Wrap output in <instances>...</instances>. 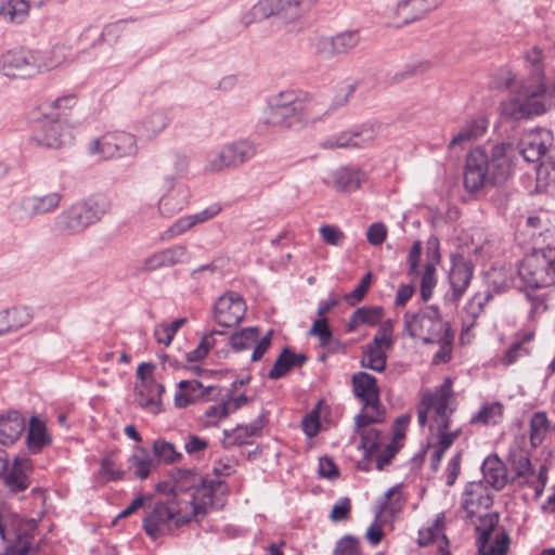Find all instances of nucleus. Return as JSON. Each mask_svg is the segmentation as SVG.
Returning a JSON list of instances; mask_svg holds the SVG:
<instances>
[{"label": "nucleus", "instance_id": "nucleus-1", "mask_svg": "<svg viewBox=\"0 0 555 555\" xmlns=\"http://www.w3.org/2000/svg\"><path fill=\"white\" fill-rule=\"evenodd\" d=\"M195 485L196 477L188 469H177L171 474L169 481L157 485L158 492L168 493L171 498L166 503L155 504L153 511L144 518L143 528L147 535L156 540L171 533L212 505L210 489Z\"/></svg>", "mask_w": 555, "mask_h": 555}, {"label": "nucleus", "instance_id": "nucleus-2", "mask_svg": "<svg viewBox=\"0 0 555 555\" xmlns=\"http://www.w3.org/2000/svg\"><path fill=\"white\" fill-rule=\"evenodd\" d=\"M452 399V379L447 377L435 390H425L417 406L418 425L425 427L428 418H430L429 430L437 438L436 450L431 459L433 470L438 469L446 451L451 448L455 439L462 434L460 427L448 431L451 424V415L454 412V408L451 406Z\"/></svg>", "mask_w": 555, "mask_h": 555}, {"label": "nucleus", "instance_id": "nucleus-3", "mask_svg": "<svg viewBox=\"0 0 555 555\" xmlns=\"http://www.w3.org/2000/svg\"><path fill=\"white\" fill-rule=\"evenodd\" d=\"M514 147L511 143L492 145L490 155L485 149L477 147L469 152L464 170V185L470 191H478L487 183H500L511 172V157Z\"/></svg>", "mask_w": 555, "mask_h": 555}, {"label": "nucleus", "instance_id": "nucleus-4", "mask_svg": "<svg viewBox=\"0 0 555 555\" xmlns=\"http://www.w3.org/2000/svg\"><path fill=\"white\" fill-rule=\"evenodd\" d=\"M507 86L511 89L509 96L500 104V116L503 119L518 121L546 112L547 91L540 75L520 83L508 80Z\"/></svg>", "mask_w": 555, "mask_h": 555}, {"label": "nucleus", "instance_id": "nucleus-5", "mask_svg": "<svg viewBox=\"0 0 555 555\" xmlns=\"http://www.w3.org/2000/svg\"><path fill=\"white\" fill-rule=\"evenodd\" d=\"M319 0H259L248 11L242 14L241 23L249 26L256 22L275 17L276 22L284 25L285 31L297 33L300 30L298 22L309 12Z\"/></svg>", "mask_w": 555, "mask_h": 555}, {"label": "nucleus", "instance_id": "nucleus-6", "mask_svg": "<svg viewBox=\"0 0 555 555\" xmlns=\"http://www.w3.org/2000/svg\"><path fill=\"white\" fill-rule=\"evenodd\" d=\"M107 209L108 204L105 198H90L75 203L55 217L54 231L62 236L78 235L99 221Z\"/></svg>", "mask_w": 555, "mask_h": 555}, {"label": "nucleus", "instance_id": "nucleus-7", "mask_svg": "<svg viewBox=\"0 0 555 555\" xmlns=\"http://www.w3.org/2000/svg\"><path fill=\"white\" fill-rule=\"evenodd\" d=\"M404 330L413 338H418L425 344L446 340L451 334L449 323L443 321L437 307L428 306L417 312H405Z\"/></svg>", "mask_w": 555, "mask_h": 555}, {"label": "nucleus", "instance_id": "nucleus-8", "mask_svg": "<svg viewBox=\"0 0 555 555\" xmlns=\"http://www.w3.org/2000/svg\"><path fill=\"white\" fill-rule=\"evenodd\" d=\"M519 280L529 287H547L555 284V247L533 250L517 270Z\"/></svg>", "mask_w": 555, "mask_h": 555}, {"label": "nucleus", "instance_id": "nucleus-9", "mask_svg": "<svg viewBox=\"0 0 555 555\" xmlns=\"http://www.w3.org/2000/svg\"><path fill=\"white\" fill-rule=\"evenodd\" d=\"M258 152L257 144L248 139H240L224 144L220 150L205 155L203 169L207 173H219L236 169L253 159Z\"/></svg>", "mask_w": 555, "mask_h": 555}, {"label": "nucleus", "instance_id": "nucleus-10", "mask_svg": "<svg viewBox=\"0 0 555 555\" xmlns=\"http://www.w3.org/2000/svg\"><path fill=\"white\" fill-rule=\"evenodd\" d=\"M351 382L353 393L362 403V410L354 418L358 426L367 422H384L386 411L379 399L376 378L366 372H359L352 376Z\"/></svg>", "mask_w": 555, "mask_h": 555}, {"label": "nucleus", "instance_id": "nucleus-11", "mask_svg": "<svg viewBox=\"0 0 555 555\" xmlns=\"http://www.w3.org/2000/svg\"><path fill=\"white\" fill-rule=\"evenodd\" d=\"M304 91L287 89L272 95L268 101L267 122L287 129L301 127V103Z\"/></svg>", "mask_w": 555, "mask_h": 555}, {"label": "nucleus", "instance_id": "nucleus-12", "mask_svg": "<svg viewBox=\"0 0 555 555\" xmlns=\"http://www.w3.org/2000/svg\"><path fill=\"white\" fill-rule=\"evenodd\" d=\"M62 198L63 195L60 192L24 195L9 206L10 221L14 224H23L38 216L52 214L60 207Z\"/></svg>", "mask_w": 555, "mask_h": 555}, {"label": "nucleus", "instance_id": "nucleus-13", "mask_svg": "<svg viewBox=\"0 0 555 555\" xmlns=\"http://www.w3.org/2000/svg\"><path fill=\"white\" fill-rule=\"evenodd\" d=\"M138 152L137 139L132 133L116 131L94 140L89 146L91 155L103 159L133 156Z\"/></svg>", "mask_w": 555, "mask_h": 555}, {"label": "nucleus", "instance_id": "nucleus-14", "mask_svg": "<svg viewBox=\"0 0 555 555\" xmlns=\"http://www.w3.org/2000/svg\"><path fill=\"white\" fill-rule=\"evenodd\" d=\"M498 521L499 516L495 513H486L478 517V522L476 524L478 555H506L511 542L507 532L502 531L498 533L494 543L489 544L490 537Z\"/></svg>", "mask_w": 555, "mask_h": 555}, {"label": "nucleus", "instance_id": "nucleus-15", "mask_svg": "<svg viewBox=\"0 0 555 555\" xmlns=\"http://www.w3.org/2000/svg\"><path fill=\"white\" fill-rule=\"evenodd\" d=\"M163 189L165 192L158 199V211L163 217L170 218L189 205L191 190L188 184L176 182L173 175L163 177Z\"/></svg>", "mask_w": 555, "mask_h": 555}, {"label": "nucleus", "instance_id": "nucleus-16", "mask_svg": "<svg viewBox=\"0 0 555 555\" xmlns=\"http://www.w3.org/2000/svg\"><path fill=\"white\" fill-rule=\"evenodd\" d=\"M246 305L241 295L229 292L218 298L214 306V319L223 327L237 325L245 317Z\"/></svg>", "mask_w": 555, "mask_h": 555}, {"label": "nucleus", "instance_id": "nucleus-17", "mask_svg": "<svg viewBox=\"0 0 555 555\" xmlns=\"http://www.w3.org/2000/svg\"><path fill=\"white\" fill-rule=\"evenodd\" d=\"M0 68L8 77L15 76L16 73L31 76L41 70V64L35 52L26 49H14L1 56Z\"/></svg>", "mask_w": 555, "mask_h": 555}, {"label": "nucleus", "instance_id": "nucleus-18", "mask_svg": "<svg viewBox=\"0 0 555 555\" xmlns=\"http://www.w3.org/2000/svg\"><path fill=\"white\" fill-rule=\"evenodd\" d=\"M66 140V131L61 120L44 116L40 119L31 134V141L38 146L60 149Z\"/></svg>", "mask_w": 555, "mask_h": 555}, {"label": "nucleus", "instance_id": "nucleus-19", "mask_svg": "<svg viewBox=\"0 0 555 555\" xmlns=\"http://www.w3.org/2000/svg\"><path fill=\"white\" fill-rule=\"evenodd\" d=\"M553 141L552 132L539 128L524 134L518 143V153L528 163H535L546 153Z\"/></svg>", "mask_w": 555, "mask_h": 555}, {"label": "nucleus", "instance_id": "nucleus-20", "mask_svg": "<svg viewBox=\"0 0 555 555\" xmlns=\"http://www.w3.org/2000/svg\"><path fill=\"white\" fill-rule=\"evenodd\" d=\"M272 331L268 332L260 340L257 327H246L230 337V345L235 351H243L254 347L251 361H259L271 346Z\"/></svg>", "mask_w": 555, "mask_h": 555}, {"label": "nucleus", "instance_id": "nucleus-21", "mask_svg": "<svg viewBox=\"0 0 555 555\" xmlns=\"http://www.w3.org/2000/svg\"><path fill=\"white\" fill-rule=\"evenodd\" d=\"M493 504V498L482 481H470L463 492L462 508L466 512L467 518L473 517L479 509H489Z\"/></svg>", "mask_w": 555, "mask_h": 555}, {"label": "nucleus", "instance_id": "nucleus-22", "mask_svg": "<svg viewBox=\"0 0 555 555\" xmlns=\"http://www.w3.org/2000/svg\"><path fill=\"white\" fill-rule=\"evenodd\" d=\"M221 211V206L218 204L210 205L209 207L191 215H185L177 219L165 232L166 238H173L190 231L197 224H202L215 218Z\"/></svg>", "mask_w": 555, "mask_h": 555}, {"label": "nucleus", "instance_id": "nucleus-23", "mask_svg": "<svg viewBox=\"0 0 555 555\" xmlns=\"http://www.w3.org/2000/svg\"><path fill=\"white\" fill-rule=\"evenodd\" d=\"M37 527L36 519L21 520L15 530L14 541H11L0 555H27L33 547Z\"/></svg>", "mask_w": 555, "mask_h": 555}, {"label": "nucleus", "instance_id": "nucleus-24", "mask_svg": "<svg viewBox=\"0 0 555 555\" xmlns=\"http://www.w3.org/2000/svg\"><path fill=\"white\" fill-rule=\"evenodd\" d=\"M474 272L473 263L464 257L453 259V264L449 273V280L452 288V300L459 301L468 287Z\"/></svg>", "mask_w": 555, "mask_h": 555}, {"label": "nucleus", "instance_id": "nucleus-25", "mask_svg": "<svg viewBox=\"0 0 555 555\" xmlns=\"http://www.w3.org/2000/svg\"><path fill=\"white\" fill-rule=\"evenodd\" d=\"M375 138L373 129H362L358 132H341L331 135L322 141L321 146L324 149H344L356 147L363 149L367 146Z\"/></svg>", "mask_w": 555, "mask_h": 555}, {"label": "nucleus", "instance_id": "nucleus-26", "mask_svg": "<svg viewBox=\"0 0 555 555\" xmlns=\"http://www.w3.org/2000/svg\"><path fill=\"white\" fill-rule=\"evenodd\" d=\"M33 319V311L26 306H14L0 310V337L20 331Z\"/></svg>", "mask_w": 555, "mask_h": 555}, {"label": "nucleus", "instance_id": "nucleus-27", "mask_svg": "<svg viewBox=\"0 0 555 555\" xmlns=\"http://www.w3.org/2000/svg\"><path fill=\"white\" fill-rule=\"evenodd\" d=\"M442 0H401L397 4L396 14L403 24L422 20L436 10Z\"/></svg>", "mask_w": 555, "mask_h": 555}, {"label": "nucleus", "instance_id": "nucleus-28", "mask_svg": "<svg viewBox=\"0 0 555 555\" xmlns=\"http://www.w3.org/2000/svg\"><path fill=\"white\" fill-rule=\"evenodd\" d=\"M169 124L170 117L165 109H154L138 120L134 128L142 138L155 139Z\"/></svg>", "mask_w": 555, "mask_h": 555}, {"label": "nucleus", "instance_id": "nucleus-29", "mask_svg": "<svg viewBox=\"0 0 555 555\" xmlns=\"http://www.w3.org/2000/svg\"><path fill=\"white\" fill-rule=\"evenodd\" d=\"M327 104L321 96L304 92L301 103V127L326 121L330 117Z\"/></svg>", "mask_w": 555, "mask_h": 555}, {"label": "nucleus", "instance_id": "nucleus-30", "mask_svg": "<svg viewBox=\"0 0 555 555\" xmlns=\"http://www.w3.org/2000/svg\"><path fill=\"white\" fill-rule=\"evenodd\" d=\"M165 391L163 385L155 380H144L135 386V401L153 414L160 411V396Z\"/></svg>", "mask_w": 555, "mask_h": 555}, {"label": "nucleus", "instance_id": "nucleus-31", "mask_svg": "<svg viewBox=\"0 0 555 555\" xmlns=\"http://www.w3.org/2000/svg\"><path fill=\"white\" fill-rule=\"evenodd\" d=\"M128 470L133 474L134 478L145 480L157 467V462L146 448L137 447L132 454L128 457Z\"/></svg>", "mask_w": 555, "mask_h": 555}, {"label": "nucleus", "instance_id": "nucleus-32", "mask_svg": "<svg viewBox=\"0 0 555 555\" xmlns=\"http://www.w3.org/2000/svg\"><path fill=\"white\" fill-rule=\"evenodd\" d=\"M33 468L31 461L16 457L11 470L4 476V483L11 492L24 491L29 487L28 472Z\"/></svg>", "mask_w": 555, "mask_h": 555}, {"label": "nucleus", "instance_id": "nucleus-33", "mask_svg": "<svg viewBox=\"0 0 555 555\" xmlns=\"http://www.w3.org/2000/svg\"><path fill=\"white\" fill-rule=\"evenodd\" d=\"M25 430V418L17 411L0 416V443H14Z\"/></svg>", "mask_w": 555, "mask_h": 555}, {"label": "nucleus", "instance_id": "nucleus-34", "mask_svg": "<svg viewBox=\"0 0 555 555\" xmlns=\"http://www.w3.org/2000/svg\"><path fill=\"white\" fill-rule=\"evenodd\" d=\"M52 442L47 425L38 416H31L27 430V447L34 454L39 453Z\"/></svg>", "mask_w": 555, "mask_h": 555}, {"label": "nucleus", "instance_id": "nucleus-35", "mask_svg": "<svg viewBox=\"0 0 555 555\" xmlns=\"http://www.w3.org/2000/svg\"><path fill=\"white\" fill-rule=\"evenodd\" d=\"M485 481L495 490H502L507 482L506 468L503 462L496 456H488L481 466Z\"/></svg>", "mask_w": 555, "mask_h": 555}, {"label": "nucleus", "instance_id": "nucleus-36", "mask_svg": "<svg viewBox=\"0 0 555 555\" xmlns=\"http://www.w3.org/2000/svg\"><path fill=\"white\" fill-rule=\"evenodd\" d=\"M307 361L305 354L295 353L288 348H284L281 354L275 360L272 369L268 373L271 379H279L283 377L293 367L301 366Z\"/></svg>", "mask_w": 555, "mask_h": 555}, {"label": "nucleus", "instance_id": "nucleus-37", "mask_svg": "<svg viewBox=\"0 0 555 555\" xmlns=\"http://www.w3.org/2000/svg\"><path fill=\"white\" fill-rule=\"evenodd\" d=\"M382 307L363 306L358 308L349 318L347 332H354L361 325L375 326L383 319Z\"/></svg>", "mask_w": 555, "mask_h": 555}, {"label": "nucleus", "instance_id": "nucleus-38", "mask_svg": "<svg viewBox=\"0 0 555 555\" xmlns=\"http://www.w3.org/2000/svg\"><path fill=\"white\" fill-rule=\"evenodd\" d=\"M364 179V172L357 168L341 167L333 173L335 189L343 192L357 190Z\"/></svg>", "mask_w": 555, "mask_h": 555}, {"label": "nucleus", "instance_id": "nucleus-39", "mask_svg": "<svg viewBox=\"0 0 555 555\" xmlns=\"http://www.w3.org/2000/svg\"><path fill=\"white\" fill-rule=\"evenodd\" d=\"M190 167L189 157L179 151H169L159 160L158 169L165 175H173L176 180L185 175Z\"/></svg>", "mask_w": 555, "mask_h": 555}, {"label": "nucleus", "instance_id": "nucleus-40", "mask_svg": "<svg viewBox=\"0 0 555 555\" xmlns=\"http://www.w3.org/2000/svg\"><path fill=\"white\" fill-rule=\"evenodd\" d=\"M262 429V423L255 421L249 425H238L233 429H224L223 435L225 441L229 444H248L251 443V439L260 435Z\"/></svg>", "mask_w": 555, "mask_h": 555}, {"label": "nucleus", "instance_id": "nucleus-41", "mask_svg": "<svg viewBox=\"0 0 555 555\" xmlns=\"http://www.w3.org/2000/svg\"><path fill=\"white\" fill-rule=\"evenodd\" d=\"M405 502V498L402 494V485L398 483L390 488L379 502L378 511L376 513V519H378L384 513H389L392 517L401 512Z\"/></svg>", "mask_w": 555, "mask_h": 555}, {"label": "nucleus", "instance_id": "nucleus-42", "mask_svg": "<svg viewBox=\"0 0 555 555\" xmlns=\"http://www.w3.org/2000/svg\"><path fill=\"white\" fill-rule=\"evenodd\" d=\"M386 348L375 343H370L363 348L361 364L363 367L382 372L386 366Z\"/></svg>", "mask_w": 555, "mask_h": 555}, {"label": "nucleus", "instance_id": "nucleus-43", "mask_svg": "<svg viewBox=\"0 0 555 555\" xmlns=\"http://www.w3.org/2000/svg\"><path fill=\"white\" fill-rule=\"evenodd\" d=\"M372 424L373 423L367 422L359 427L356 423V431L361 437V448L363 449L365 456L375 453L383 443L380 430L370 427Z\"/></svg>", "mask_w": 555, "mask_h": 555}, {"label": "nucleus", "instance_id": "nucleus-44", "mask_svg": "<svg viewBox=\"0 0 555 555\" xmlns=\"http://www.w3.org/2000/svg\"><path fill=\"white\" fill-rule=\"evenodd\" d=\"M217 272V266L214 262L199 266L191 271L188 279V287L192 293L198 294L211 282Z\"/></svg>", "mask_w": 555, "mask_h": 555}, {"label": "nucleus", "instance_id": "nucleus-45", "mask_svg": "<svg viewBox=\"0 0 555 555\" xmlns=\"http://www.w3.org/2000/svg\"><path fill=\"white\" fill-rule=\"evenodd\" d=\"M486 122L482 119H474L465 125L450 141L449 149L463 146L470 140L481 137L486 131Z\"/></svg>", "mask_w": 555, "mask_h": 555}, {"label": "nucleus", "instance_id": "nucleus-46", "mask_svg": "<svg viewBox=\"0 0 555 555\" xmlns=\"http://www.w3.org/2000/svg\"><path fill=\"white\" fill-rule=\"evenodd\" d=\"M1 16L4 17L5 21L21 24L28 16L29 4L25 0H10L7 3L2 2Z\"/></svg>", "mask_w": 555, "mask_h": 555}, {"label": "nucleus", "instance_id": "nucleus-47", "mask_svg": "<svg viewBox=\"0 0 555 555\" xmlns=\"http://www.w3.org/2000/svg\"><path fill=\"white\" fill-rule=\"evenodd\" d=\"M153 454L157 457V464L159 462L173 464L180 462L183 457V454L177 451L171 442L164 439H156L153 442Z\"/></svg>", "mask_w": 555, "mask_h": 555}, {"label": "nucleus", "instance_id": "nucleus-48", "mask_svg": "<svg viewBox=\"0 0 555 555\" xmlns=\"http://www.w3.org/2000/svg\"><path fill=\"white\" fill-rule=\"evenodd\" d=\"M503 415V405L500 402H492L482 405L480 411L472 416V424H498Z\"/></svg>", "mask_w": 555, "mask_h": 555}, {"label": "nucleus", "instance_id": "nucleus-49", "mask_svg": "<svg viewBox=\"0 0 555 555\" xmlns=\"http://www.w3.org/2000/svg\"><path fill=\"white\" fill-rule=\"evenodd\" d=\"M310 47L322 59L328 60L336 56L334 37L314 35L310 38Z\"/></svg>", "mask_w": 555, "mask_h": 555}, {"label": "nucleus", "instance_id": "nucleus-50", "mask_svg": "<svg viewBox=\"0 0 555 555\" xmlns=\"http://www.w3.org/2000/svg\"><path fill=\"white\" fill-rule=\"evenodd\" d=\"M360 42V35L357 30L343 31L334 36L336 55L348 53Z\"/></svg>", "mask_w": 555, "mask_h": 555}, {"label": "nucleus", "instance_id": "nucleus-51", "mask_svg": "<svg viewBox=\"0 0 555 555\" xmlns=\"http://www.w3.org/2000/svg\"><path fill=\"white\" fill-rule=\"evenodd\" d=\"M548 421L545 412H535L530 421V441L532 446L542 442L547 429Z\"/></svg>", "mask_w": 555, "mask_h": 555}, {"label": "nucleus", "instance_id": "nucleus-52", "mask_svg": "<svg viewBox=\"0 0 555 555\" xmlns=\"http://www.w3.org/2000/svg\"><path fill=\"white\" fill-rule=\"evenodd\" d=\"M216 334H222V332L219 331H212L209 334L205 335L198 346L193 349L192 351L186 353V360L188 362H198L203 360L209 350L215 346V335Z\"/></svg>", "mask_w": 555, "mask_h": 555}, {"label": "nucleus", "instance_id": "nucleus-53", "mask_svg": "<svg viewBox=\"0 0 555 555\" xmlns=\"http://www.w3.org/2000/svg\"><path fill=\"white\" fill-rule=\"evenodd\" d=\"M164 267H171L185 262L189 257L188 248L184 245H173L159 250Z\"/></svg>", "mask_w": 555, "mask_h": 555}, {"label": "nucleus", "instance_id": "nucleus-54", "mask_svg": "<svg viewBox=\"0 0 555 555\" xmlns=\"http://www.w3.org/2000/svg\"><path fill=\"white\" fill-rule=\"evenodd\" d=\"M126 472L119 468L112 457L106 456L101 461L99 475L105 481H117L125 477Z\"/></svg>", "mask_w": 555, "mask_h": 555}, {"label": "nucleus", "instance_id": "nucleus-55", "mask_svg": "<svg viewBox=\"0 0 555 555\" xmlns=\"http://www.w3.org/2000/svg\"><path fill=\"white\" fill-rule=\"evenodd\" d=\"M356 90V85L348 82L345 83L337 94L333 98L332 102L327 104V111L330 116L334 114L337 109L345 106L348 103L349 98Z\"/></svg>", "mask_w": 555, "mask_h": 555}, {"label": "nucleus", "instance_id": "nucleus-56", "mask_svg": "<svg viewBox=\"0 0 555 555\" xmlns=\"http://www.w3.org/2000/svg\"><path fill=\"white\" fill-rule=\"evenodd\" d=\"M436 269L433 263H427L425 270L422 273L421 279V295L423 300L427 301L433 294V289L436 285Z\"/></svg>", "mask_w": 555, "mask_h": 555}, {"label": "nucleus", "instance_id": "nucleus-57", "mask_svg": "<svg viewBox=\"0 0 555 555\" xmlns=\"http://www.w3.org/2000/svg\"><path fill=\"white\" fill-rule=\"evenodd\" d=\"M512 468L517 477L528 478L533 474L531 461L529 456L522 452L512 456Z\"/></svg>", "mask_w": 555, "mask_h": 555}, {"label": "nucleus", "instance_id": "nucleus-58", "mask_svg": "<svg viewBox=\"0 0 555 555\" xmlns=\"http://www.w3.org/2000/svg\"><path fill=\"white\" fill-rule=\"evenodd\" d=\"M309 334L312 336H317L322 347H326L332 341L333 338L332 332L327 325V319L325 318H319L314 320L312 327L309 331Z\"/></svg>", "mask_w": 555, "mask_h": 555}, {"label": "nucleus", "instance_id": "nucleus-59", "mask_svg": "<svg viewBox=\"0 0 555 555\" xmlns=\"http://www.w3.org/2000/svg\"><path fill=\"white\" fill-rule=\"evenodd\" d=\"M393 322L391 320H386L380 323L377 333L373 338V343L384 346L386 349H391L393 340Z\"/></svg>", "mask_w": 555, "mask_h": 555}, {"label": "nucleus", "instance_id": "nucleus-60", "mask_svg": "<svg viewBox=\"0 0 555 555\" xmlns=\"http://www.w3.org/2000/svg\"><path fill=\"white\" fill-rule=\"evenodd\" d=\"M371 283L372 273L367 272L366 274H364L359 285L352 292L345 295V300L351 306L360 302L367 293Z\"/></svg>", "mask_w": 555, "mask_h": 555}, {"label": "nucleus", "instance_id": "nucleus-61", "mask_svg": "<svg viewBox=\"0 0 555 555\" xmlns=\"http://www.w3.org/2000/svg\"><path fill=\"white\" fill-rule=\"evenodd\" d=\"M359 551L358 539L348 534L337 541L333 555H358Z\"/></svg>", "mask_w": 555, "mask_h": 555}, {"label": "nucleus", "instance_id": "nucleus-62", "mask_svg": "<svg viewBox=\"0 0 555 555\" xmlns=\"http://www.w3.org/2000/svg\"><path fill=\"white\" fill-rule=\"evenodd\" d=\"M322 240L332 246H341L344 244L345 234L335 225H322L319 230Z\"/></svg>", "mask_w": 555, "mask_h": 555}, {"label": "nucleus", "instance_id": "nucleus-63", "mask_svg": "<svg viewBox=\"0 0 555 555\" xmlns=\"http://www.w3.org/2000/svg\"><path fill=\"white\" fill-rule=\"evenodd\" d=\"M178 387L185 388V390L192 395V397H193V399H195V401L206 399L208 396V392L212 389V387H210V386L205 387L202 383H199L195 379L181 380L178 384Z\"/></svg>", "mask_w": 555, "mask_h": 555}, {"label": "nucleus", "instance_id": "nucleus-64", "mask_svg": "<svg viewBox=\"0 0 555 555\" xmlns=\"http://www.w3.org/2000/svg\"><path fill=\"white\" fill-rule=\"evenodd\" d=\"M387 237V228L383 222L372 223L366 231V240L373 246H379Z\"/></svg>", "mask_w": 555, "mask_h": 555}]
</instances>
